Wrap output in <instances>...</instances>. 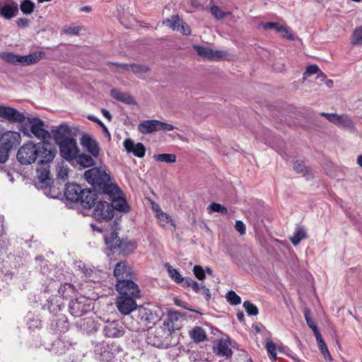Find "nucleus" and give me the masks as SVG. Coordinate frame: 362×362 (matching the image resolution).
<instances>
[{"mask_svg":"<svg viewBox=\"0 0 362 362\" xmlns=\"http://www.w3.org/2000/svg\"><path fill=\"white\" fill-rule=\"evenodd\" d=\"M351 43L354 45H362V26L356 28L353 33Z\"/></svg>","mask_w":362,"mask_h":362,"instance_id":"09e8293b","label":"nucleus"},{"mask_svg":"<svg viewBox=\"0 0 362 362\" xmlns=\"http://www.w3.org/2000/svg\"><path fill=\"white\" fill-rule=\"evenodd\" d=\"M81 30V27L71 25L69 28L64 30V33L70 35H78L80 30Z\"/></svg>","mask_w":362,"mask_h":362,"instance_id":"0e129e2a","label":"nucleus"},{"mask_svg":"<svg viewBox=\"0 0 362 362\" xmlns=\"http://www.w3.org/2000/svg\"><path fill=\"white\" fill-rule=\"evenodd\" d=\"M182 318L180 313L177 311H170L168 313L167 320L163 322L166 327L169 328L173 332L178 328L177 322Z\"/></svg>","mask_w":362,"mask_h":362,"instance_id":"bb28decb","label":"nucleus"},{"mask_svg":"<svg viewBox=\"0 0 362 362\" xmlns=\"http://www.w3.org/2000/svg\"><path fill=\"white\" fill-rule=\"evenodd\" d=\"M136 248V243L134 241L122 240V243L118 250V253L127 256L132 254Z\"/></svg>","mask_w":362,"mask_h":362,"instance_id":"72a5a7b5","label":"nucleus"},{"mask_svg":"<svg viewBox=\"0 0 362 362\" xmlns=\"http://www.w3.org/2000/svg\"><path fill=\"white\" fill-rule=\"evenodd\" d=\"M173 334L169 328L163 325L155 330L151 329L148 331L147 342L156 347L168 348L172 344Z\"/></svg>","mask_w":362,"mask_h":362,"instance_id":"20e7f679","label":"nucleus"},{"mask_svg":"<svg viewBox=\"0 0 362 362\" xmlns=\"http://www.w3.org/2000/svg\"><path fill=\"white\" fill-rule=\"evenodd\" d=\"M138 130L143 134H148L154 132H158V120H144L138 124Z\"/></svg>","mask_w":362,"mask_h":362,"instance_id":"b1692460","label":"nucleus"},{"mask_svg":"<svg viewBox=\"0 0 362 362\" xmlns=\"http://www.w3.org/2000/svg\"><path fill=\"white\" fill-rule=\"evenodd\" d=\"M105 242L108 249L112 254H115L118 252V250H119L122 240H120L117 233H112L110 237L105 238Z\"/></svg>","mask_w":362,"mask_h":362,"instance_id":"cd10ccee","label":"nucleus"},{"mask_svg":"<svg viewBox=\"0 0 362 362\" xmlns=\"http://www.w3.org/2000/svg\"><path fill=\"white\" fill-rule=\"evenodd\" d=\"M115 303L117 310L123 315H129L138 306L135 299L131 296H118Z\"/></svg>","mask_w":362,"mask_h":362,"instance_id":"1a4fd4ad","label":"nucleus"},{"mask_svg":"<svg viewBox=\"0 0 362 362\" xmlns=\"http://www.w3.org/2000/svg\"><path fill=\"white\" fill-rule=\"evenodd\" d=\"M18 12V4L13 0H6L0 7V16L6 20L14 18Z\"/></svg>","mask_w":362,"mask_h":362,"instance_id":"4468645a","label":"nucleus"},{"mask_svg":"<svg viewBox=\"0 0 362 362\" xmlns=\"http://www.w3.org/2000/svg\"><path fill=\"white\" fill-rule=\"evenodd\" d=\"M182 19L178 15H173L170 18H167L163 24L170 28L173 30H179L180 25L182 23Z\"/></svg>","mask_w":362,"mask_h":362,"instance_id":"58836bf2","label":"nucleus"},{"mask_svg":"<svg viewBox=\"0 0 362 362\" xmlns=\"http://www.w3.org/2000/svg\"><path fill=\"white\" fill-rule=\"evenodd\" d=\"M117 190L118 192H117L107 193L106 194L108 199L111 201V204H110L111 208L113 209V211L117 210L119 211L128 212L130 209V207L128 205L127 201L123 197H122V192L118 186Z\"/></svg>","mask_w":362,"mask_h":362,"instance_id":"6e6552de","label":"nucleus"},{"mask_svg":"<svg viewBox=\"0 0 362 362\" xmlns=\"http://www.w3.org/2000/svg\"><path fill=\"white\" fill-rule=\"evenodd\" d=\"M97 197L95 191L83 189L79 202L83 208L90 209L95 205Z\"/></svg>","mask_w":362,"mask_h":362,"instance_id":"412c9836","label":"nucleus"},{"mask_svg":"<svg viewBox=\"0 0 362 362\" xmlns=\"http://www.w3.org/2000/svg\"><path fill=\"white\" fill-rule=\"evenodd\" d=\"M83 189L75 183H68L64 190V196L67 200L72 202H79Z\"/></svg>","mask_w":362,"mask_h":362,"instance_id":"dca6fc26","label":"nucleus"},{"mask_svg":"<svg viewBox=\"0 0 362 362\" xmlns=\"http://www.w3.org/2000/svg\"><path fill=\"white\" fill-rule=\"evenodd\" d=\"M20 8L24 14H30L35 8V4L30 0H23L21 1Z\"/></svg>","mask_w":362,"mask_h":362,"instance_id":"49530a36","label":"nucleus"},{"mask_svg":"<svg viewBox=\"0 0 362 362\" xmlns=\"http://www.w3.org/2000/svg\"><path fill=\"white\" fill-rule=\"evenodd\" d=\"M30 124V132L37 139H45L49 137V133L45 129V124L39 118H28Z\"/></svg>","mask_w":362,"mask_h":362,"instance_id":"ddd939ff","label":"nucleus"},{"mask_svg":"<svg viewBox=\"0 0 362 362\" xmlns=\"http://www.w3.org/2000/svg\"><path fill=\"white\" fill-rule=\"evenodd\" d=\"M178 31L185 35H189L191 34L190 27L183 21H182V23L180 25V30Z\"/></svg>","mask_w":362,"mask_h":362,"instance_id":"69168bd1","label":"nucleus"},{"mask_svg":"<svg viewBox=\"0 0 362 362\" xmlns=\"http://www.w3.org/2000/svg\"><path fill=\"white\" fill-rule=\"evenodd\" d=\"M56 154V148L49 142L34 144L29 141L18 149L16 158L21 164L29 165L35 162L37 159H39L40 163H50Z\"/></svg>","mask_w":362,"mask_h":362,"instance_id":"f257e3e1","label":"nucleus"},{"mask_svg":"<svg viewBox=\"0 0 362 362\" xmlns=\"http://www.w3.org/2000/svg\"><path fill=\"white\" fill-rule=\"evenodd\" d=\"M53 138L57 144L65 140L71 139L70 137L71 130L67 124H61L55 130L52 131Z\"/></svg>","mask_w":362,"mask_h":362,"instance_id":"6ab92c4d","label":"nucleus"},{"mask_svg":"<svg viewBox=\"0 0 362 362\" xmlns=\"http://www.w3.org/2000/svg\"><path fill=\"white\" fill-rule=\"evenodd\" d=\"M134 274L133 269L126 261H121L116 264L114 269V275L117 279L116 290L119 294H139L140 290L132 278Z\"/></svg>","mask_w":362,"mask_h":362,"instance_id":"f03ea898","label":"nucleus"},{"mask_svg":"<svg viewBox=\"0 0 362 362\" xmlns=\"http://www.w3.org/2000/svg\"><path fill=\"white\" fill-rule=\"evenodd\" d=\"M105 278V273L99 269H93L92 272H90V275L88 276V278L86 281H90L92 282H100L103 279Z\"/></svg>","mask_w":362,"mask_h":362,"instance_id":"a18cd8bd","label":"nucleus"},{"mask_svg":"<svg viewBox=\"0 0 362 362\" xmlns=\"http://www.w3.org/2000/svg\"><path fill=\"white\" fill-rule=\"evenodd\" d=\"M76 291V290L74 286L70 283H65L64 285H61L58 290V292L61 293L62 294H65V293H73Z\"/></svg>","mask_w":362,"mask_h":362,"instance_id":"864d4df0","label":"nucleus"},{"mask_svg":"<svg viewBox=\"0 0 362 362\" xmlns=\"http://www.w3.org/2000/svg\"><path fill=\"white\" fill-rule=\"evenodd\" d=\"M181 286L185 288H191L192 291L196 293H199L201 291H203L205 294L209 293V289L206 288V286L203 284V283L199 284L189 277L185 278L183 284H182Z\"/></svg>","mask_w":362,"mask_h":362,"instance_id":"a878e982","label":"nucleus"},{"mask_svg":"<svg viewBox=\"0 0 362 362\" xmlns=\"http://www.w3.org/2000/svg\"><path fill=\"white\" fill-rule=\"evenodd\" d=\"M93 269L90 267H88L84 262H79L77 265L76 272H78V275H81L83 278L86 281L88 278V276L90 275V272H92Z\"/></svg>","mask_w":362,"mask_h":362,"instance_id":"37998d69","label":"nucleus"},{"mask_svg":"<svg viewBox=\"0 0 362 362\" xmlns=\"http://www.w3.org/2000/svg\"><path fill=\"white\" fill-rule=\"evenodd\" d=\"M0 117L11 122H23L25 115L11 107L0 106Z\"/></svg>","mask_w":362,"mask_h":362,"instance_id":"9b49d317","label":"nucleus"},{"mask_svg":"<svg viewBox=\"0 0 362 362\" xmlns=\"http://www.w3.org/2000/svg\"><path fill=\"white\" fill-rule=\"evenodd\" d=\"M0 56H1V59H3L6 62L12 63V64H19L20 55L15 54L11 52H4V53H2Z\"/></svg>","mask_w":362,"mask_h":362,"instance_id":"de8ad7c7","label":"nucleus"},{"mask_svg":"<svg viewBox=\"0 0 362 362\" xmlns=\"http://www.w3.org/2000/svg\"><path fill=\"white\" fill-rule=\"evenodd\" d=\"M243 307L249 315H257L258 314L257 308L250 301H245L243 303Z\"/></svg>","mask_w":362,"mask_h":362,"instance_id":"603ef678","label":"nucleus"},{"mask_svg":"<svg viewBox=\"0 0 362 362\" xmlns=\"http://www.w3.org/2000/svg\"><path fill=\"white\" fill-rule=\"evenodd\" d=\"M293 169L298 173H302L306 175L308 173V169L305 165V163L302 160H296L293 163Z\"/></svg>","mask_w":362,"mask_h":362,"instance_id":"8fccbe9b","label":"nucleus"},{"mask_svg":"<svg viewBox=\"0 0 362 362\" xmlns=\"http://www.w3.org/2000/svg\"><path fill=\"white\" fill-rule=\"evenodd\" d=\"M111 96L115 100L124 103L128 105H132L135 103V100L132 96L129 94L124 92H120L116 89L111 90Z\"/></svg>","mask_w":362,"mask_h":362,"instance_id":"2f4dec72","label":"nucleus"},{"mask_svg":"<svg viewBox=\"0 0 362 362\" xmlns=\"http://www.w3.org/2000/svg\"><path fill=\"white\" fill-rule=\"evenodd\" d=\"M93 269L90 267H88L84 262H79L77 265L76 272H78V275H81L83 278L86 281L88 278V276L90 275V272H92Z\"/></svg>","mask_w":362,"mask_h":362,"instance_id":"a19ab883","label":"nucleus"},{"mask_svg":"<svg viewBox=\"0 0 362 362\" xmlns=\"http://www.w3.org/2000/svg\"><path fill=\"white\" fill-rule=\"evenodd\" d=\"M266 348L268 353L270 354L272 360H276V345L272 341H268L266 343Z\"/></svg>","mask_w":362,"mask_h":362,"instance_id":"4d7b16f0","label":"nucleus"},{"mask_svg":"<svg viewBox=\"0 0 362 362\" xmlns=\"http://www.w3.org/2000/svg\"><path fill=\"white\" fill-rule=\"evenodd\" d=\"M76 298L71 299L69 303V309L71 315L74 316H80L86 312V302L88 298L86 296H75Z\"/></svg>","mask_w":362,"mask_h":362,"instance_id":"f8f14e48","label":"nucleus"},{"mask_svg":"<svg viewBox=\"0 0 362 362\" xmlns=\"http://www.w3.org/2000/svg\"><path fill=\"white\" fill-rule=\"evenodd\" d=\"M69 347V345L67 342L61 339H58L52 344L50 351L56 355H62L66 353Z\"/></svg>","mask_w":362,"mask_h":362,"instance_id":"473e14b6","label":"nucleus"},{"mask_svg":"<svg viewBox=\"0 0 362 362\" xmlns=\"http://www.w3.org/2000/svg\"><path fill=\"white\" fill-rule=\"evenodd\" d=\"M88 119L92 122H96L98 124H100V127L103 129V132L109 137L110 138V134L107 128V127L103 124L102 121H100L98 118H97L94 115H88Z\"/></svg>","mask_w":362,"mask_h":362,"instance_id":"052dcab7","label":"nucleus"},{"mask_svg":"<svg viewBox=\"0 0 362 362\" xmlns=\"http://www.w3.org/2000/svg\"><path fill=\"white\" fill-rule=\"evenodd\" d=\"M114 65H116L120 68H122L124 69L129 70L130 69V71L134 74H144L147 73L150 71V68L146 65H141V64H119V63H115Z\"/></svg>","mask_w":362,"mask_h":362,"instance_id":"c756f323","label":"nucleus"},{"mask_svg":"<svg viewBox=\"0 0 362 362\" xmlns=\"http://www.w3.org/2000/svg\"><path fill=\"white\" fill-rule=\"evenodd\" d=\"M307 238L306 230L304 226H298L293 235L290 237V240L295 246L298 245L300 242Z\"/></svg>","mask_w":362,"mask_h":362,"instance_id":"f704fd0d","label":"nucleus"},{"mask_svg":"<svg viewBox=\"0 0 362 362\" xmlns=\"http://www.w3.org/2000/svg\"><path fill=\"white\" fill-rule=\"evenodd\" d=\"M318 72H320L321 74H323V73L320 70L318 66L312 64L307 67L306 71L304 73V76H310L317 74Z\"/></svg>","mask_w":362,"mask_h":362,"instance_id":"e2e57ef3","label":"nucleus"},{"mask_svg":"<svg viewBox=\"0 0 362 362\" xmlns=\"http://www.w3.org/2000/svg\"><path fill=\"white\" fill-rule=\"evenodd\" d=\"M166 267L171 279H173L176 283L182 285L185 278H183L180 272L176 269L173 268V267L169 264H166Z\"/></svg>","mask_w":362,"mask_h":362,"instance_id":"ea45409f","label":"nucleus"},{"mask_svg":"<svg viewBox=\"0 0 362 362\" xmlns=\"http://www.w3.org/2000/svg\"><path fill=\"white\" fill-rule=\"evenodd\" d=\"M310 310L305 307L303 308V314L308 326L313 331L315 336L317 334H321L317 329V327L315 322V320L310 316Z\"/></svg>","mask_w":362,"mask_h":362,"instance_id":"4c0bfd02","label":"nucleus"},{"mask_svg":"<svg viewBox=\"0 0 362 362\" xmlns=\"http://www.w3.org/2000/svg\"><path fill=\"white\" fill-rule=\"evenodd\" d=\"M21 140V136L19 133L16 132H7L3 133L1 144L11 150L20 144Z\"/></svg>","mask_w":362,"mask_h":362,"instance_id":"a211bd4d","label":"nucleus"},{"mask_svg":"<svg viewBox=\"0 0 362 362\" xmlns=\"http://www.w3.org/2000/svg\"><path fill=\"white\" fill-rule=\"evenodd\" d=\"M63 296H52L47 299V303L44 306H47L50 313H57L62 309V300Z\"/></svg>","mask_w":362,"mask_h":362,"instance_id":"7c9ffc66","label":"nucleus"},{"mask_svg":"<svg viewBox=\"0 0 362 362\" xmlns=\"http://www.w3.org/2000/svg\"><path fill=\"white\" fill-rule=\"evenodd\" d=\"M80 142L81 146L85 148L93 157H98L100 147L95 139H93L89 134H83L80 139Z\"/></svg>","mask_w":362,"mask_h":362,"instance_id":"2eb2a0df","label":"nucleus"},{"mask_svg":"<svg viewBox=\"0 0 362 362\" xmlns=\"http://www.w3.org/2000/svg\"><path fill=\"white\" fill-rule=\"evenodd\" d=\"M322 117H325L327 120L337 126H341L345 128H353L354 123L352 119L346 115H339L335 113H326L322 112L320 114Z\"/></svg>","mask_w":362,"mask_h":362,"instance_id":"9d476101","label":"nucleus"},{"mask_svg":"<svg viewBox=\"0 0 362 362\" xmlns=\"http://www.w3.org/2000/svg\"><path fill=\"white\" fill-rule=\"evenodd\" d=\"M194 49L200 57L207 59L217 60L221 59L222 57L221 52L218 50L215 51L209 47L195 46Z\"/></svg>","mask_w":362,"mask_h":362,"instance_id":"5701e85b","label":"nucleus"},{"mask_svg":"<svg viewBox=\"0 0 362 362\" xmlns=\"http://www.w3.org/2000/svg\"><path fill=\"white\" fill-rule=\"evenodd\" d=\"M316 338V340H317V344H318V346H319V349L321 351V353L323 354H325V352L327 353L328 350L327 349V346L325 342V341L323 340L322 337V335L321 334H317V337H315Z\"/></svg>","mask_w":362,"mask_h":362,"instance_id":"680f3d73","label":"nucleus"},{"mask_svg":"<svg viewBox=\"0 0 362 362\" xmlns=\"http://www.w3.org/2000/svg\"><path fill=\"white\" fill-rule=\"evenodd\" d=\"M11 150L1 144L0 146V163H5L8 159L9 153Z\"/></svg>","mask_w":362,"mask_h":362,"instance_id":"5fc2aeb1","label":"nucleus"},{"mask_svg":"<svg viewBox=\"0 0 362 362\" xmlns=\"http://www.w3.org/2000/svg\"><path fill=\"white\" fill-rule=\"evenodd\" d=\"M104 334L107 337H120L124 334L122 326L116 321L108 323L103 328Z\"/></svg>","mask_w":362,"mask_h":362,"instance_id":"aec40b11","label":"nucleus"},{"mask_svg":"<svg viewBox=\"0 0 362 362\" xmlns=\"http://www.w3.org/2000/svg\"><path fill=\"white\" fill-rule=\"evenodd\" d=\"M155 160L167 163H173L176 161V156L173 153H160L154 156Z\"/></svg>","mask_w":362,"mask_h":362,"instance_id":"c03bdc74","label":"nucleus"},{"mask_svg":"<svg viewBox=\"0 0 362 362\" xmlns=\"http://www.w3.org/2000/svg\"><path fill=\"white\" fill-rule=\"evenodd\" d=\"M227 302L230 305H238L241 303L240 296H225Z\"/></svg>","mask_w":362,"mask_h":362,"instance_id":"338daca9","label":"nucleus"},{"mask_svg":"<svg viewBox=\"0 0 362 362\" xmlns=\"http://www.w3.org/2000/svg\"><path fill=\"white\" fill-rule=\"evenodd\" d=\"M84 177L95 189L105 195L118 192L117 185L110 182V176L103 170L98 168H90L85 172Z\"/></svg>","mask_w":362,"mask_h":362,"instance_id":"7ed1b4c3","label":"nucleus"},{"mask_svg":"<svg viewBox=\"0 0 362 362\" xmlns=\"http://www.w3.org/2000/svg\"><path fill=\"white\" fill-rule=\"evenodd\" d=\"M193 273L196 278H197L200 281L204 280L206 277V272L200 265H195L194 267Z\"/></svg>","mask_w":362,"mask_h":362,"instance_id":"6e6d98bb","label":"nucleus"},{"mask_svg":"<svg viewBox=\"0 0 362 362\" xmlns=\"http://www.w3.org/2000/svg\"><path fill=\"white\" fill-rule=\"evenodd\" d=\"M127 153H132L138 158H143L146 153V148L142 143L134 144L131 139H127L123 143Z\"/></svg>","mask_w":362,"mask_h":362,"instance_id":"f3484780","label":"nucleus"},{"mask_svg":"<svg viewBox=\"0 0 362 362\" xmlns=\"http://www.w3.org/2000/svg\"><path fill=\"white\" fill-rule=\"evenodd\" d=\"M49 163H40L37 168V177L39 181L45 185H48L51 180Z\"/></svg>","mask_w":362,"mask_h":362,"instance_id":"393cba45","label":"nucleus"},{"mask_svg":"<svg viewBox=\"0 0 362 362\" xmlns=\"http://www.w3.org/2000/svg\"><path fill=\"white\" fill-rule=\"evenodd\" d=\"M211 13L217 20L222 19L225 17V13L218 6H211Z\"/></svg>","mask_w":362,"mask_h":362,"instance_id":"bf43d9fd","label":"nucleus"},{"mask_svg":"<svg viewBox=\"0 0 362 362\" xmlns=\"http://www.w3.org/2000/svg\"><path fill=\"white\" fill-rule=\"evenodd\" d=\"M263 28L265 30L275 29L278 33L284 30V26L279 23L267 22L263 25Z\"/></svg>","mask_w":362,"mask_h":362,"instance_id":"13d9d810","label":"nucleus"},{"mask_svg":"<svg viewBox=\"0 0 362 362\" xmlns=\"http://www.w3.org/2000/svg\"><path fill=\"white\" fill-rule=\"evenodd\" d=\"M45 56L43 51H35L28 55L21 56L19 58V64L23 66H28L38 62Z\"/></svg>","mask_w":362,"mask_h":362,"instance_id":"4be33fe9","label":"nucleus"},{"mask_svg":"<svg viewBox=\"0 0 362 362\" xmlns=\"http://www.w3.org/2000/svg\"><path fill=\"white\" fill-rule=\"evenodd\" d=\"M174 129V127L168 123H165L158 120V131L163 130L166 132L173 131Z\"/></svg>","mask_w":362,"mask_h":362,"instance_id":"774afa93","label":"nucleus"},{"mask_svg":"<svg viewBox=\"0 0 362 362\" xmlns=\"http://www.w3.org/2000/svg\"><path fill=\"white\" fill-rule=\"evenodd\" d=\"M77 163L83 168L91 167L95 165V161L91 156L79 153H78L76 158H75Z\"/></svg>","mask_w":362,"mask_h":362,"instance_id":"c9c22d12","label":"nucleus"},{"mask_svg":"<svg viewBox=\"0 0 362 362\" xmlns=\"http://www.w3.org/2000/svg\"><path fill=\"white\" fill-rule=\"evenodd\" d=\"M190 337L196 342L203 341L206 337V332L200 327H195L189 332Z\"/></svg>","mask_w":362,"mask_h":362,"instance_id":"e433bc0d","label":"nucleus"},{"mask_svg":"<svg viewBox=\"0 0 362 362\" xmlns=\"http://www.w3.org/2000/svg\"><path fill=\"white\" fill-rule=\"evenodd\" d=\"M93 214L98 221H108L114 217V211L108 202L99 201L96 203Z\"/></svg>","mask_w":362,"mask_h":362,"instance_id":"0eeeda50","label":"nucleus"},{"mask_svg":"<svg viewBox=\"0 0 362 362\" xmlns=\"http://www.w3.org/2000/svg\"><path fill=\"white\" fill-rule=\"evenodd\" d=\"M156 218L158 220L159 225L163 228H168L170 226L173 228V230H175V222L168 214L165 212H160L156 214Z\"/></svg>","mask_w":362,"mask_h":362,"instance_id":"c85d7f7f","label":"nucleus"},{"mask_svg":"<svg viewBox=\"0 0 362 362\" xmlns=\"http://www.w3.org/2000/svg\"><path fill=\"white\" fill-rule=\"evenodd\" d=\"M58 146L59 147L60 155L62 158L66 160H71L76 158L79 153V148L76 139L71 138L69 140H65L58 144Z\"/></svg>","mask_w":362,"mask_h":362,"instance_id":"423d86ee","label":"nucleus"},{"mask_svg":"<svg viewBox=\"0 0 362 362\" xmlns=\"http://www.w3.org/2000/svg\"><path fill=\"white\" fill-rule=\"evenodd\" d=\"M93 269L90 267H88L84 262H79L77 265L76 272H78V275H81L83 278L86 281L88 278V276L90 275V272H92Z\"/></svg>","mask_w":362,"mask_h":362,"instance_id":"79ce46f5","label":"nucleus"},{"mask_svg":"<svg viewBox=\"0 0 362 362\" xmlns=\"http://www.w3.org/2000/svg\"><path fill=\"white\" fill-rule=\"evenodd\" d=\"M209 211L218 212L221 214H226L227 213V209L224 206L218 203H211L207 209Z\"/></svg>","mask_w":362,"mask_h":362,"instance_id":"3c124183","label":"nucleus"},{"mask_svg":"<svg viewBox=\"0 0 362 362\" xmlns=\"http://www.w3.org/2000/svg\"><path fill=\"white\" fill-rule=\"evenodd\" d=\"M236 343L228 337L216 340L213 345V352L221 357L230 358L233 356L232 349H234Z\"/></svg>","mask_w":362,"mask_h":362,"instance_id":"39448f33","label":"nucleus"}]
</instances>
